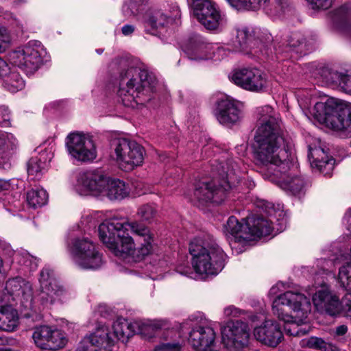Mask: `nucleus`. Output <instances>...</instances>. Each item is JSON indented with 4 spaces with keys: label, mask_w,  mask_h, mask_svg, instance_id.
Here are the masks:
<instances>
[{
    "label": "nucleus",
    "mask_w": 351,
    "mask_h": 351,
    "mask_svg": "<svg viewBox=\"0 0 351 351\" xmlns=\"http://www.w3.org/2000/svg\"><path fill=\"white\" fill-rule=\"evenodd\" d=\"M98 230L101 241L116 256L140 262L154 251V234L136 221L108 219L99 225Z\"/></svg>",
    "instance_id": "nucleus-1"
},
{
    "label": "nucleus",
    "mask_w": 351,
    "mask_h": 351,
    "mask_svg": "<svg viewBox=\"0 0 351 351\" xmlns=\"http://www.w3.org/2000/svg\"><path fill=\"white\" fill-rule=\"evenodd\" d=\"M257 129L254 136V158L273 172L289 169L291 154L284 145L282 121L274 108L266 105L256 108Z\"/></svg>",
    "instance_id": "nucleus-2"
},
{
    "label": "nucleus",
    "mask_w": 351,
    "mask_h": 351,
    "mask_svg": "<svg viewBox=\"0 0 351 351\" xmlns=\"http://www.w3.org/2000/svg\"><path fill=\"white\" fill-rule=\"evenodd\" d=\"M311 311L310 299L298 291H288L278 295L272 304V312L286 323L285 330L291 336H302L308 330L300 326Z\"/></svg>",
    "instance_id": "nucleus-3"
},
{
    "label": "nucleus",
    "mask_w": 351,
    "mask_h": 351,
    "mask_svg": "<svg viewBox=\"0 0 351 351\" xmlns=\"http://www.w3.org/2000/svg\"><path fill=\"white\" fill-rule=\"evenodd\" d=\"M156 84V77L152 72L131 66L121 73L117 94L125 106L134 108L151 99Z\"/></svg>",
    "instance_id": "nucleus-4"
},
{
    "label": "nucleus",
    "mask_w": 351,
    "mask_h": 351,
    "mask_svg": "<svg viewBox=\"0 0 351 351\" xmlns=\"http://www.w3.org/2000/svg\"><path fill=\"white\" fill-rule=\"evenodd\" d=\"M212 167L217 177L209 182L200 183L194 191V197L200 204H221L230 190L241 181V171L233 159L228 160L225 165L220 163Z\"/></svg>",
    "instance_id": "nucleus-5"
},
{
    "label": "nucleus",
    "mask_w": 351,
    "mask_h": 351,
    "mask_svg": "<svg viewBox=\"0 0 351 351\" xmlns=\"http://www.w3.org/2000/svg\"><path fill=\"white\" fill-rule=\"evenodd\" d=\"M300 107L309 113L310 120L351 136V104L328 99L326 102H317L312 110L310 104L299 100Z\"/></svg>",
    "instance_id": "nucleus-6"
},
{
    "label": "nucleus",
    "mask_w": 351,
    "mask_h": 351,
    "mask_svg": "<svg viewBox=\"0 0 351 351\" xmlns=\"http://www.w3.org/2000/svg\"><path fill=\"white\" fill-rule=\"evenodd\" d=\"M189 252L195 271L202 278L216 276L224 267L225 254L209 236L193 239L189 245Z\"/></svg>",
    "instance_id": "nucleus-7"
},
{
    "label": "nucleus",
    "mask_w": 351,
    "mask_h": 351,
    "mask_svg": "<svg viewBox=\"0 0 351 351\" xmlns=\"http://www.w3.org/2000/svg\"><path fill=\"white\" fill-rule=\"evenodd\" d=\"M239 222L234 216L228 218L224 226L226 234L232 235L236 241H250L271 234L273 227L271 223L259 215H252Z\"/></svg>",
    "instance_id": "nucleus-8"
},
{
    "label": "nucleus",
    "mask_w": 351,
    "mask_h": 351,
    "mask_svg": "<svg viewBox=\"0 0 351 351\" xmlns=\"http://www.w3.org/2000/svg\"><path fill=\"white\" fill-rule=\"evenodd\" d=\"M143 147L134 141L115 138L110 142V156L124 171H132L143 164Z\"/></svg>",
    "instance_id": "nucleus-9"
},
{
    "label": "nucleus",
    "mask_w": 351,
    "mask_h": 351,
    "mask_svg": "<svg viewBox=\"0 0 351 351\" xmlns=\"http://www.w3.org/2000/svg\"><path fill=\"white\" fill-rule=\"evenodd\" d=\"M45 53L43 46L38 40H31L9 54L10 62L23 69L27 74H32L39 68Z\"/></svg>",
    "instance_id": "nucleus-10"
},
{
    "label": "nucleus",
    "mask_w": 351,
    "mask_h": 351,
    "mask_svg": "<svg viewBox=\"0 0 351 351\" xmlns=\"http://www.w3.org/2000/svg\"><path fill=\"white\" fill-rule=\"evenodd\" d=\"M250 330L247 323L237 320L221 328V342L228 351H243L250 343Z\"/></svg>",
    "instance_id": "nucleus-11"
},
{
    "label": "nucleus",
    "mask_w": 351,
    "mask_h": 351,
    "mask_svg": "<svg viewBox=\"0 0 351 351\" xmlns=\"http://www.w3.org/2000/svg\"><path fill=\"white\" fill-rule=\"evenodd\" d=\"M193 14L208 30H221L226 25V16L212 0H187Z\"/></svg>",
    "instance_id": "nucleus-12"
},
{
    "label": "nucleus",
    "mask_w": 351,
    "mask_h": 351,
    "mask_svg": "<svg viewBox=\"0 0 351 351\" xmlns=\"http://www.w3.org/2000/svg\"><path fill=\"white\" fill-rule=\"evenodd\" d=\"M38 280L40 288L37 300L43 306L54 304L66 293V290L55 278L53 269L49 266H45L40 271Z\"/></svg>",
    "instance_id": "nucleus-13"
},
{
    "label": "nucleus",
    "mask_w": 351,
    "mask_h": 351,
    "mask_svg": "<svg viewBox=\"0 0 351 351\" xmlns=\"http://www.w3.org/2000/svg\"><path fill=\"white\" fill-rule=\"evenodd\" d=\"M231 81L244 90L261 93L267 87V78L261 70L256 67H245L233 71Z\"/></svg>",
    "instance_id": "nucleus-14"
},
{
    "label": "nucleus",
    "mask_w": 351,
    "mask_h": 351,
    "mask_svg": "<svg viewBox=\"0 0 351 351\" xmlns=\"http://www.w3.org/2000/svg\"><path fill=\"white\" fill-rule=\"evenodd\" d=\"M215 339L213 323L205 319L193 327L189 332V342L197 351H220Z\"/></svg>",
    "instance_id": "nucleus-15"
},
{
    "label": "nucleus",
    "mask_w": 351,
    "mask_h": 351,
    "mask_svg": "<svg viewBox=\"0 0 351 351\" xmlns=\"http://www.w3.org/2000/svg\"><path fill=\"white\" fill-rule=\"evenodd\" d=\"M32 338L38 348L48 351L59 350L68 342L66 335L62 330L47 325L36 327Z\"/></svg>",
    "instance_id": "nucleus-16"
},
{
    "label": "nucleus",
    "mask_w": 351,
    "mask_h": 351,
    "mask_svg": "<svg viewBox=\"0 0 351 351\" xmlns=\"http://www.w3.org/2000/svg\"><path fill=\"white\" fill-rule=\"evenodd\" d=\"M158 324H154L150 321L143 322L136 320L133 322H129L122 317H119L112 325L114 341L116 339L125 341L135 333L143 335H152L155 329L159 328Z\"/></svg>",
    "instance_id": "nucleus-17"
},
{
    "label": "nucleus",
    "mask_w": 351,
    "mask_h": 351,
    "mask_svg": "<svg viewBox=\"0 0 351 351\" xmlns=\"http://www.w3.org/2000/svg\"><path fill=\"white\" fill-rule=\"evenodd\" d=\"M5 291L12 300L19 302L26 309L33 307V290L32 285L21 277L10 279L5 285Z\"/></svg>",
    "instance_id": "nucleus-18"
},
{
    "label": "nucleus",
    "mask_w": 351,
    "mask_h": 351,
    "mask_svg": "<svg viewBox=\"0 0 351 351\" xmlns=\"http://www.w3.org/2000/svg\"><path fill=\"white\" fill-rule=\"evenodd\" d=\"M296 167L290 161L289 169L282 172H273L271 175H265V178L276 182L283 190L288 191L293 195H298L305 186L304 179L294 173Z\"/></svg>",
    "instance_id": "nucleus-19"
},
{
    "label": "nucleus",
    "mask_w": 351,
    "mask_h": 351,
    "mask_svg": "<svg viewBox=\"0 0 351 351\" xmlns=\"http://www.w3.org/2000/svg\"><path fill=\"white\" fill-rule=\"evenodd\" d=\"M237 10H256L263 8L271 15H281L288 8L287 0H227Z\"/></svg>",
    "instance_id": "nucleus-20"
},
{
    "label": "nucleus",
    "mask_w": 351,
    "mask_h": 351,
    "mask_svg": "<svg viewBox=\"0 0 351 351\" xmlns=\"http://www.w3.org/2000/svg\"><path fill=\"white\" fill-rule=\"evenodd\" d=\"M215 116L221 124L229 125L239 121L242 112L237 101L228 96H223L217 101Z\"/></svg>",
    "instance_id": "nucleus-21"
},
{
    "label": "nucleus",
    "mask_w": 351,
    "mask_h": 351,
    "mask_svg": "<svg viewBox=\"0 0 351 351\" xmlns=\"http://www.w3.org/2000/svg\"><path fill=\"white\" fill-rule=\"evenodd\" d=\"M86 136L78 131L69 133L65 138V146L69 155L75 165L88 161Z\"/></svg>",
    "instance_id": "nucleus-22"
},
{
    "label": "nucleus",
    "mask_w": 351,
    "mask_h": 351,
    "mask_svg": "<svg viewBox=\"0 0 351 351\" xmlns=\"http://www.w3.org/2000/svg\"><path fill=\"white\" fill-rule=\"evenodd\" d=\"M255 338L262 343L275 348L283 339V334L280 325L273 320H266L254 330Z\"/></svg>",
    "instance_id": "nucleus-23"
},
{
    "label": "nucleus",
    "mask_w": 351,
    "mask_h": 351,
    "mask_svg": "<svg viewBox=\"0 0 351 351\" xmlns=\"http://www.w3.org/2000/svg\"><path fill=\"white\" fill-rule=\"evenodd\" d=\"M214 45L208 43L199 36L192 38L184 47V51L189 58L194 60H204L213 58Z\"/></svg>",
    "instance_id": "nucleus-24"
},
{
    "label": "nucleus",
    "mask_w": 351,
    "mask_h": 351,
    "mask_svg": "<svg viewBox=\"0 0 351 351\" xmlns=\"http://www.w3.org/2000/svg\"><path fill=\"white\" fill-rule=\"evenodd\" d=\"M308 158L313 167L317 168L324 176H332L335 159L329 157L320 147L308 146Z\"/></svg>",
    "instance_id": "nucleus-25"
},
{
    "label": "nucleus",
    "mask_w": 351,
    "mask_h": 351,
    "mask_svg": "<svg viewBox=\"0 0 351 351\" xmlns=\"http://www.w3.org/2000/svg\"><path fill=\"white\" fill-rule=\"evenodd\" d=\"M313 302L316 309L321 313L334 315L339 311L338 298L332 295L327 289L317 291L313 296Z\"/></svg>",
    "instance_id": "nucleus-26"
},
{
    "label": "nucleus",
    "mask_w": 351,
    "mask_h": 351,
    "mask_svg": "<svg viewBox=\"0 0 351 351\" xmlns=\"http://www.w3.org/2000/svg\"><path fill=\"white\" fill-rule=\"evenodd\" d=\"M89 342L100 350H110L115 343L110 327L103 324H99L89 335Z\"/></svg>",
    "instance_id": "nucleus-27"
},
{
    "label": "nucleus",
    "mask_w": 351,
    "mask_h": 351,
    "mask_svg": "<svg viewBox=\"0 0 351 351\" xmlns=\"http://www.w3.org/2000/svg\"><path fill=\"white\" fill-rule=\"evenodd\" d=\"M171 23V18L162 10H155L150 12L144 20L145 32L157 35L166 29Z\"/></svg>",
    "instance_id": "nucleus-28"
},
{
    "label": "nucleus",
    "mask_w": 351,
    "mask_h": 351,
    "mask_svg": "<svg viewBox=\"0 0 351 351\" xmlns=\"http://www.w3.org/2000/svg\"><path fill=\"white\" fill-rule=\"evenodd\" d=\"M110 178L104 171L95 169L89 172V196L104 197Z\"/></svg>",
    "instance_id": "nucleus-29"
},
{
    "label": "nucleus",
    "mask_w": 351,
    "mask_h": 351,
    "mask_svg": "<svg viewBox=\"0 0 351 351\" xmlns=\"http://www.w3.org/2000/svg\"><path fill=\"white\" fill-rule=\"evenodd\" d=\"M322 76L328 85L339 88L342 91L351 95L350 75L326 69L322 70Z\"/></svg>",
    "instance_id": "nucleus-30"
},
{
    "label": "nucleus",
    "mask_w": 351,
    "mask_h": 351,
    "mask_svg": "<svg viewBox=\"0 0 351 351\" xmlns=\"http://www.w3.org/2000/svg\"><path fill=\"white\" fill-rule=\"evenodd\" d=\"M87 249L88 241L84 236L81 238L76 234L71 244L68 243V250L72 254L74 261L83 269L88 267Z\"/></svg>",
    "instance_id": "nucleus-31"
},
{
    "label": "nucleus",
    "mask_w": 351,
    "mask_h": 351,
    "mask_svg": "<svg viewBox=\"0 0 351 351\" xmlns=\"http://www.w3.org/2000/svg\"><path fill=\"white\" fill-rule=\"evenodd\" d=\"M233 34L235 36L233 45L237 50L241 51H245L248 47H251L256 38L255 29L243 25L235 26Z\"/></svg>",
    "instance_id": "nucleus-32"
},
{
    "label": "nucleus",
    "mask_w": 351,
    "mask_h": 351,
    "mask_svg": "<svg viewBox=\"0 0 351 351\" xmlns=\"http://www.w3.org/2000/svg\"><path fill=\"white\" fill-rule=\"evenodd\" d=\"M19 325V316L11 304L2 306L0 308V330L12 332Z\"/></svg>",
    "instance_id": "nucleus-33"
},
{
    "label": "nucleus",
    "mask_w": 351,
    "mask_h": 351,
    "mask_svg": "<svg viewBox=\"0 0 351 351\" xmlns=\"http://www.w3.org/2000/svg\"><path fill=\"white\" fill-rule=\"evenodd\" d=\"M1 86L12 93L22 90L25 86V82L14 67H8V72L0 78Z\"/></svg>",
    "instance_id": "nucleus-34"
},
{
    "label": "nucleus",
    "mask_w": 351,
    "mask_h": 351,
    "mask_svg": "<svg viewBox=\"0 0 351 351\" xmlns=\"http://www.w3.org/2000/svg\"><path fill=\"white\" fill-rule=\"evenodd\" d=\"M130 191L129 186L123 181L110 178L105 197L110 200H121L129 195Z\"/></svg>",
    "instance_id": "nucleus-35"
},
{
    "label": "nucleus",
    "mask_w": 351,
    "mask_h": 351,
    "mask_svg": "<svg viewBox=\"0 0 351 351\" xmlns=\"http://www.w3.org/2000/svg\"><path fill=\"white\" fill-rule=\"evenodd\" d=\"M18 141L12 134L0 132V167H4L9 158L10 151L16 148Z\"/></svg>",
    "instance_id": "nucleus-36"
},
{
    "label": "nucleus",
    "mask_w": 351,
    "mask_h": 351,
    "mask_svg": "<svg viewBox=\"0 0 351 351\" xmlns=\"http://www.w3.org/2000/svg\"><path fill=\"white\" fill-rule=\"evenodd\" d=\"M72 186L79 196L86 197L88 195V169L78 168L74 171Z\"/></svg>",
    "instance_id": "nucleus-37"
},
{
    "label": "nucleus",
    "mask_w": 351,
    "mask_h": 351,
    "mask_svg": "<svg viewBox=\"0 0 351 351\" xmlns=\"http://www.w3.org/2000/svg\"><path fill=\"white\" fill-rule=\"evenodd\" d=\"M26 199L29 206L37 208L47 203L48 194L43 188L32 189L27 193Z\"/></svg>",
    "instance_id": "nucleus-38"
},
{
    "label": "nucleus",
    "mask_w": 351,
    "mask_h": 351,
    "mask_svg": "<svg viewBox=\"0 0 351 351\" xmlns=\"http://www.w3.org/2000/svg\"><path fill=\"white\" fill-rule=\"evenodd\" d=\"M47 167L46 154L40 153L38 156L32 157L27 162V173L29 175L39 177Z\"/></svg>",
    "instance_id": "nucleus-39"
},
{
    "label": "nucleus",
    "mask_w": 351,
    "mask_h": 351,
    "mask_svg": "<svg viewBox=\"0 0 351 351\" xmlns=\"http://www.w3.org/2000/svg\"><path fill=\"white\" fill-rule=\"evenodd\" d=\"M332 19L335 23L339 25L343 32L351 34V23L349 20L348 10L346 6H342L336 10L333 14Z\"/></svg>",
    "instance_id": "nucleus-40"
},
{
    "label": "nucleus",
    "mask_w": 351,
    "mask_h": 351,
    "mask_svg": "<svg viewBox=\"0 0 351 351\" xmlns=\"http://www.w3.org/2000/svg\"><path fill=\"white\" fill-rule=\"evenodd\" d=\"M337 280L340 286L348 291L346 294H351V263L339 267Z\"/></svg>",
    "instance_id": "nucleus-41"
},
{
    "label": "nucleus",
    "mask_w": 351,
    "mask_h": 351,
    "mask_svg": "<svg viewBox=\"0 0 351 351\" xmlns=\"http://www.w3.org/2000/svg\"><path fill=\"white\" fill-rule=\"evenodd\" d=\"M237 51V49L232 44H223L221 45H214L213 50V58L215 60H220L227 57L231 52Z\"/></svg>",
    "instance_id": "nucleus-42"
},
{
    "label": "nucleus",
    "mask_w": 351,
    "mask_h": 351,
    "mask_svg": "<svg viewBox=\"0 0 351 351\" xmlns=\"http://www.w3.org/2000/svg\"><path fill=\"white\" fill-rule=\"evenodd\" d=\"M16 259L19 264L29 267L31 270L36 269L38 267L36 258L32 256L27 252L18 253L16 255Z\"/></svg>",
    "instance_id": "nucleus-43"
},
{
    "label": "nucleus",
    "mask_w": 351,
    "mask_h": 351,
    "mask_svg": "<svg viewBox=\"0 0 351 351\" xmlns=\"http://www.w3.org/2000/svg\"><path fill=\"white\" fill-rule=\"evenodd\" d=\"M142 5L134 1H126L123 5V12L128 17L138 16L141 11Z\"/></svg>",
    "instance_id": "nucleus-44"
},
{
    "label": "nucleus",
    "mask_w": 351,
    "mask_h": 351,
    "mask_svg": "<svg viewBox=\"0 0 351 351\" xmlns=\"http://www.w3.org/2000/svg\"><path fill=\"white\" fill-rule=\"evenodd\" d=\"M304 40L303 35L300 32H293L287 38L285 51L295 50L300 46Z\"/></svg>",
    "instance_id": "nucleus-45"
},
{
    "label": "nucleus",
    "mask_w": 351,
    "mask_h": 351,
    "mask_svg": "<svg viewBox=\"0 0 351 351\" xmlns=\"http://www.w3.org/2000/svg\"><path fill=\"white\" fill-rule=\"evenodd\" d=\"M89 269H97L102 264V258L101 254L95 250V246L89 242Z\"/></svg>",
    "instance_id": "nucleus-46"
},
{
    "label": "nucleus",
    "mask_w": 351,
    "mask_h": 351,
    "mask_svg": "<svg viewBox=\"0 0 351 351\" xmlns=\"http://www.w3.org/2000/svg\"><path fill=\"white\" fill-rule=\"evenodd\" d=\"M137 214L143 220L148 221L155 217L156 209L152 205L145 204L138 208Z\"/></svg>",
    "instance_id": "nucleus-47"
},
{
    "label": "nucleus",
    "mask_w": 351,
    "mask_h": 351,
    "mask_svg": "<svg viewBox=\"0 0 351 351\" xmlns=\"http://www.w3.org/2000/svg\"><path fill=\"white\" fill-rule=\"evenodd\" d=\"M313 10H326L331 7L333 0H306Z\"/></svg>",
    "instance_id": "nucleus-48"
},
{
    "label": "nucleus",
    "mask_w": 351,
    "mask_h": 351,
    "mask_svg": "<svg viewBox=\"0 0 351 351\" xmlns=\"http://www.w3.org/2000/svg\"><path fill=\"white\" fill-rule=\"evenodd\" d=\"M181 348L178 342L164 343L156 346L154 351H180Z\"/></svg>",
    "instance_id": "nucleus-49"
},
{
    "label": "nucleus",
    "mask_w": 351,
    "mask_h": 351,
    "mask_svg": "<svg viewBox=\"0 0 351 351\" xmlns=\"http://www.w3.org/2000/svg\"><path fill=\"white\" fill-rule=\"evenodd\" d=\"M307 346L309 348L325 350L328 343L325 342L322 338L311 337L307 341Z\"/></svg>",
    "instance_id": "nucleus-50"
},
{
    "label": "nucleus",
    "mask_w": 351,
    "mask_h": 351,
    "mask_svg": "<svg viewBox=\"0 0 351 351\" xmlns=\"http://www.w3.org/2000/svg\"><path fill=\"white\" fill-rule=\"evenodd\" d=\"M100 146L99 139H94L93 136H89V161L93 160L97 158V149Z\"/></svg>",
    "instance_id": "nucleus-51"
},
{
    "label": "nucleus",
    "mask_w": 351,
    "mask_h": 351,
    "mask_svg": "<svg viewBox=\"0 0 351 351\" xmlns=\"http://www.w3.org/2000/svg\"><path fill=\"white\" fill-rule=\"evenodd\" d=\"M10 41V37L7 29L0 27V53L5 51Z\"/></svg>",
    "instance_id": "nucleus-52"
},
{
    "label": "nucleus",
    "mask_w": 351,
    "mask_h": 351,
    "mask_svg": "<svg viewBox=\"0 0 351 351\" xmlns=\"http://www.w3.org/2000/svg\"><path fill=\"white\" fill-rule=\"evenodd\" d=\"M0 125L8 127L10 125V114L8 108L0 107Z\"/></svg>",
    "instance_id": "nucleus-53"
},
{
    "label": "nucleus",
    "mask_w": 351,
    "mask_h": 351,
    "mask_svg": "<svg viewBox=\"0 0 351 351\" xmlns=\"http://www.w3.org/2000/svg\"><path fill=\"white\" fill-rule=\"evenodd\" d=\"M342 304L347 316L351 317V294H346L342 299Z\"/></svg>",
    "instance_id": "nucleus-54"
},
{
    "label": "nucleus",
    "mask_w": 351,
    "mask_h": 351,
    "mask_svg": "<svg viewBox=\"0 0 351 351\" xmlns=\"http://www.w3.org/2000/svg\"><path fill=\"white\" fill-rule=\"evenodd\" d=\"M224 314L227 317H238L241 310L234 306H229L224 308Z\"/></svg>",
    "instance_id": "nucleus-55"
},
{
    "label": "nucleus",
    "mask_w": 351,
    "mask_h": 351,
    "mask_svg": "<svg viewBox=\"0 0 351 351\" xmlns=\"http://www.w3.org/2000/svg\"><path fill=\"white\" fill-rule=\"evenodd\" d=\"M171 9L172 10L171 11V14L169 15H167L168 18H171V22L172 21L176 20L178 18H180L181 15V12L178 5H172Z\"/></svg>",
    "instance_id": "nucleus-56"
},
{
    "label": "nucleus",
    "mask_w": 351,
    "mask_h": 351,
    "mask_svg": "<svg viewBox=\"0 0 351 351\" xmlns=\"http://www.w3.org/2000/svg\"><path fill=\"white\" fill-rule=\"evenodd\" d=\"M12 188L10 180L0 179V193L8 191Z\"/></svg>",
    "instance_id": "nucleus-57"
},
{
    "label": "nucleus",
    "mask_w": 351,
    "mask_h": 351,
    "mask_svg": "<svg viewBox=\"0 0 351 351\" xmlns=\"http://www.w3.org/2000/svg\"><path fill=\"white\" fill-rule=\"evenodd\" d=\"M135 27L132 25H125L121 28V32L124 36H130L133 34Z\"/></svg>",
    "instance_id": "nucleus-58"
},
{
    "label": "nucleus",
    "mask_w": 351,
    "mask_h": 351,
    "mask_svg": "<svg viewBox=\"0 0 351 351\" xmlns=\"http://www.w3.org/2000/svg\"><path fill=\"white\" fill-rule=\"evenodd\" d=\"M343 222L346 226L347 230L351 234V209L349 210L343 217Z\"/></svg>",
    "instance_id": "nucleus-59"
},
{
    "label": "nucleus",
    "mask_w": 351,
    "mask_h": 351,
    "mask_svg": "<svg viewBox=\"0 0 351 351\" xmlns=\"http://www.w3.org/2000/svg\"><path fill=\"white\" fill-rule=\"evenodd\" d=\"M8 64L2 58H0V78L5 75V72H8Z\"/></svg>",
    "instance_id": "nucleus-60"
},
{
    "label": "nucleus",
    "mask_w": 351,
    "mask_h": 351,
    "mask_svg": "<svg viewBox=\"0 0 351 351\" xmlns=\"http://www.w3.org/2000/svg\"><path fill=\"white\" fill-rule=\"evenodd\" d=\"M348 327L346 325H341L337 327L336 334L337 335H343L347 332Z\"/></svg>",
    "instance_id": "nucleus-61"
},
{
    "label": "nucleus",
    "mask_w": 351,
    "mask_h": 351,
    "mask_svg": "<svg viewBox=\"0 0 351 351\" xmlns=\"http://www.w3.org/2000/svg\"><path fill=\"white\" fill-rule=\"evenodd\" d=\"M324 351H340L335 346L328 343Z\"/></svg>",
    "instance_id": "nucleus-62"
},
{
    "label": "nucleus",
    "mask_w": 351,
    "mask_h": 351,
    "mask_svg": "<svg viewBox=\"0 0 351 351\" xmlns=\"http://www.w3.org/2000/svg\"><path fill=\"white\" fill-rule=\"evenodd\" d=\"M189 271H190V269L189 268H186V269H185L183 271H181L179 269H178V272H179L180 274L184 275V276H188L189 273H190Z\"/></svg>",
    "instance_id": "nucleus-63"
},
{
    "label": "nucleus",
    "mask_w": 351,
    "mask_h": 351,
    "mask_svg": "<svg viewBox=\"0 0 351 351\" xmlns=\"http://www.w3.org/2000/svg\"><path fill=\"white\" fill-rule=\"evenodd\" d=\"M3 271V261L1 256H0V274Z\"/></svg>",
    "instance_id": "nucleus-64"
}]
</instances>
